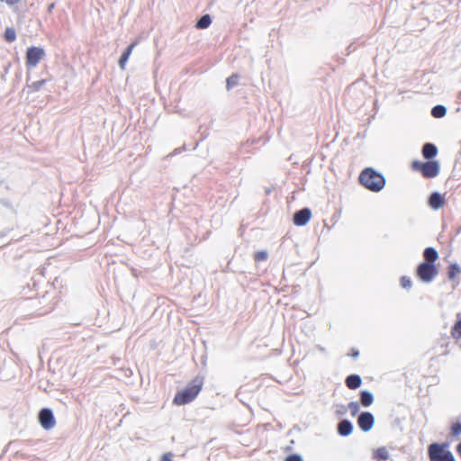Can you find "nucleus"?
<instances>
[{"label": "nucleus", "instance_id": "nucleus-1", "mask_svg": "<svg viewBox=\"0 0 461 461\" xmlns=\"http://www.w3.org/2000/svg\"><path fill=\"white\" fill-rule=\"evenodd\" d=\"M424 261L416 269V276L424 283H430L438 274L435 262L438 259V251L431 247L423 251Z\"/></svg>", "mask_w": 461, "mask_h": 461}, {"label": "nucleus", "instance_id": "nucleus-2", "mask_svg": "<svg viewBox=\"0 0 461 461\" xmlns=\"http://www.w3.org/2000/svg\"><path fill=\"white\" fill-rule=\"evenodd\" d=\"M203 385V377L195 376L185 389L176 393L173 403L180 406L193 402L201 392Z\"/></svg>", "mask_w": 461, "mask_h": 461}, {"label": "nucleus", "instance_id": "nucleus-3", "mask_svg": "<svg viewBox=\"0 0 461 461\" xmlns=\"http://www.w3.org/2000/svg\"><path fill=\"white\" fill-rule=\"evenodd\" d=\"M359 182L373 192H379L385 184L384 177L371 167H367L361 172Z\"/></svg>", "mask_w": 461, "mask_h": 461}, {"label": "nucleus", "instance_id": "nucleus-4", "mask_svg": "<svg viewBox=\"0 0 461 461\" xmlns=\"http://www.w3.org/2000/svg\"><path fill=\"white\" fill-rule=\"evenodd\" d=\"M429 461H456L447 443H432L428 447Z\"/></svg>", "mask_w": 461, "mask_h": 461}, {"label": "nucleus", "instance_id": "nucleus-5", "mask_svg": "<svg viewBox=\"0 0 461 461\" xmlns=\"http://www.w3.org/2000/svg\"><path fill=\"white\" fill-rule=\"evenodd\" d=\"M411 167L413 170L420 172L425 178L435 177L439 173V165L437 161H413Z\"/></svg>", "mask_w": 461, "mask_h": 461}, {"label": "nucleus", "instance_id": "nucleus-6", "mask_svg": "<svg viewBox=\"0 0 461 461\" xmlns=\"http://www.w3.org/2000/svg\"><path fill=\"white\" fill-rule=\"evenodd\" d=\"M45 51L40 47H30L26 51V66L28 68H35L44 58Z\"/></svg>", "mask_w": 461, "mask_h": 461}, {"label": "nucleus", "instance_id": "nucleus-7", "mask_svg": "<svg viewBox=\"0 0 461 461\" xmlns=\"http://www.w3.org/2000/svg\"><path fill=\"white\" fill-rule=\"evenodd\" d=\"M39 421L41 427L47 430L54 428L56 421L50 409H42L39 413Z\"/></svg>", "mask_w": 461, "mask_h": 461}, {"label": "nucleus", "instance_id": "nucleus-8", "mask_svg": "<svg viewBox=\"0 0 461 461\" xmlns=\"http://www.w3.org/2000/svg\"><path fill=\"white\" fill-rule=\"evenodd\" d=\"M312 218V212L308 208L302 209L294 214L293 221L296 226H304Z\"/></svg>", "mask_w": 461, "mask_h": 461}, {"label": "nucleus", "instance_id": "nucleus-9", "mask_svg": "<svg viewBox=\"0 0 461 461\" xmlns=\"http://www.w3.org/2000/svg\"><path fill=\"white\" fill-rule=\"evenodd\" d=\"M375 419L370 412H363L359 415L357 423L363 431H368L374 426Z\"/></svg>", "mask_w": 461, "mask_h": 461}, {"label": "nucleus", "instance_id": "nucleus-10", "mask_svg": "<svg viewBox=\"0 0 461 461\" xmlns=\"http://www.w3.org/2000/svg\"><path fill=\"white\" fill-rule=\"evenodd\" d=\"M137 44V41H133L132 43H131L128 48L123 51V53L122 54L120 59H119V66L122 69H124L125 68V66H126V63L132 52V50L134 49V47L136 46Z\"/></svg>", "mask_w": 461, "mask_h": 461}, {"label": "nucleus", "instance_id": "nucleus-11", "mask_svg": "<svg viewBox=\"0 0 461 461\" xmlns=\"http://www.w3.org/2000/svg\"><path fill=\"white\" fill-rule=\"evenodd\" d=\"M444 203H445L444 198L438 193H433L430 195L429 200V203L430 207L433 209H436V210L442 207L444 205Z\"/></svg>", "mask_w": 461, "mask_h": 461}, {"label": "nucleus", "instance_id": "nucleus-12", "mask_svg": "<svg viewBox=\"0 0 461 461\" xmlns=\"http://www.w3.org/2000/svg\"><path fill=\"white\" fill-rule=\"evenodd\" d=\"M353 430V426L350 421L344 420L340 421L338 425V432L339 435L346 437L351 434Z\"/></svg>", "mask_w": 461, "mask_h": 461}, {"label": "nucleus", "instance_id": "nucleus-13", "mask_svg": "<svg viewBox=\"0 0 461 461\" xmlns=\"http://www.w3.org/2000/svg\"><path fill=\"white\" fill-rule=\"evenodd\" d=\"M346 385L349 389H357L361 385V378L357 375H350L346 378Z\"/></svg>", "mask_w": 461, "mask_h": 461}, {"label": "nucleus", "instance_id": "nucleus-14", "mask_svg": "<svg viewBox=\"0 0 461 461\" xmlns=\"http://www.w3.org/2000/svg\"><path fill=\"white\" fill-rule=\"evenodd\" d=\"M437 148L431 143H426L422 148V155L425 158L430 159L437 155Z\"/></svg>", "mask_w": 461, "mask_h": 461}, {"label": "nucleus", "instance_id": "nucleus-15", "mask_svg": "<svg viewBox=\"0 0 461 461\" xmlns=\"http://www.w3.org/2000/svg\"><path fill=\"white\" fill-rule=\"evenodd\" d=\"M457 321L451 329V336L456 340L461 339V313H457Z\"/></svg>", "mask_w": 461, "mask_h": 461}, {"label": "nucleus", "instance_id": "nucleus-16", "mask_svg": "<svg viewBox=\"0 0 461 461\" xmlns=\"http://www.w3.org/2000/svg\"><path fill=\"white\" fill-rule=\"evenodd\" d=\"M461 274V268L457 264H450L447 267V277L454 281Z\"/></svg>", "mask_w": 461, "mask_h": 461}, {"label": "nucleus", "instance_id": "nucleus-17", "mask_svg": "<svg viewBox=\"0 0 461 461\" xmlns=\"http://www.w3.org/2000/svg\"><path fill=\"white\" fill-rule=\"evenodd\" d=\"M389 452L385 447H381L374 450L373 457L380 460H387L389 459Z\"/></svg>", "mask_w": 461, "mask_h": 461}, {"label": "nucleus", "instance_id": "nucleus-18", "mask_svg": "<svg viewBox=\"0 0 461 461\" xmlns=\"http://www.w3.org/2000/svg\"><path fill=\"white\" fill-rule=\"evenodd\" d=\"M212 23V19L209 14L203 15L196 23L195 27L203 30L208 28Z\"/></svg>", "mask_w": 461, "mask_h": 461}, {"label": "nucleus", "instance_id": "nucleus-19", "mask_svg": "<svg viewBox=\"0 0 461 461\" xmlns=\"http://www.w3.org/2000/svg\"><path fill=\"white\" fill-rule=\"evenodd\" d=\"M360 396L361 404L365 407L370 406L374 402V397L369 392L363 391Z\"/></svg>", "mask_w": 461, "mask_h": 461}, {"label": "nucleus", "instance_id": "nucleus-20", "mask_svg": "<svg viewBox=\"0 0 461 461\" xmlns=\"http://www.w3.org/2000/svg\"><path fill=\"white\" fill-rule=\"evenodd\" d=\"M450 436L453 438H459L461 436V422H453L450 427Z\"/></svg>", "mask_w": 461, "mask_h": 461}, {"label": "nucleus", "instance_id": "nucleus-21", "mask_svg": "<svg viewBox=\"0 0 461 461\" xmlns=\"http://www.w3.org/2000/svg\"><path fill=\"white\" fill-rule=\"evenodd\" d=\"M446 113H447V110L443 105H437V106L433 107L431 110V114L435 118H441V117L445 116Z\"/></svg>", "mask_w": 461, "mask_h": 461}, {"label": "nucleus", "instance_id": "nucleus-22", "mask_svg": "<svg viewBox=\"0 0 461 461\" xmlns=\"http://www.w3.org/2000/svg\"><path fill=\"white\" fill-rule=\"evenodd\" d=\"M5 40L7 42H13L16 39L15 30L13 28H6L4 34Z\"/></svg>", "mask_w": 461, "mask_h": 461}, {"label": "nucleus", "instance_id": "nucleus-23", "mask_svg": "<svg viewBox=\"0 0 461 461\" xmlns=\"http://www.w3.org/2000/svg\"><path fill=\"white\" fill-rule=\"evenodd\" d=\"M46 79L38 80L35 82H32L31 85L28 86L31 92H38L40 91L42 86L46 84Z\"/></svg>", "mask_w": 461, "mask_h": 461}, {"label": "nucleus", "instance_id": "nucleus-24", "mask_svg": "<svg viewBox=\"0 0 461 461\" xmlns=\"http://www.w3.org/2000/svg\"><path fill=\"white\" fill-rule=\"evenodd\" d=\"M240 79V76L238 74H232L230 77H229L226 80V87L228 90H230L234 86L238 85Z\"/></svg>", "mask_w": 461, "mask_h": 461}, {"label": "nucleus", "instance_id": "nucleus-25", "mask_svg": "<svg viewBox=\"0 0 461 461\" xmlns=\"http://www.w3.org/2000/svg\"><path fill=\"white\" fill-rule=\"evenodd\" d=\"M267 258V253L266 251H257L254 254V260L257 262L264 261Z\"/></svg>", "mask_w": 461, "mask_h": 461}, {"label": "nucleus", "instance_id": "nucleus-26", "mask_svg": "<svg viewBox=\"0 0 461 461\" xmlns=\"http://www.w3.org/2000/svg\"><path fill=\"white\" fill-rule=\"evenodd\" d=\"M401 285L405 289H410L411 287V280L408 276H402L401 278Z\"/></svg>", "mask_w": 461, "mask_h": 461}, {"label": "nucleus", "instance_id": "nucleus-27", "mask_svg": "<svg viewBox=\"0 0 461 461\" xmlns=\"http://www.w3.org/2000/svg\"><path fill=\"white\" fill-rule=\"evenodd\" d=\"M348 409L352 415H356L359 411V404L356 402H349Z\"/></svg>", "mask_w": 461, "mask_h": 461}, {"label": "nucleus", "instance_id": "nucleus-28", "mask_svg": "<svg viewBox=\"0 0 461 461\" xmlns=\"http://www.w3.org/2000/svg\"><path fill=\"white\" fill-rule=\"evenodd\" d=\"M285 461H303V459L299 455H290Z\"/></svg>", "mask_w": 461, "mask_h": 461}, {"label": "nucleus", "instance_id": "nucleus-29", "mask_svg": "<svg viewBox=\"0 0 461 461\" xmlns=\"http://www.w3.org/2000/svg\"><path fill=\"white\" fill-rule=\"evenodd\" d=\"M348 356L352 357H357L359 356V351L356 348H351L350 352L348 353Z\"/></svg>", "mask_w": 461, "mask_h": 461}, {"label": "nucleus", "instance_id": "nucleus-30", "mask_svg": "<svg viewBox=\"0 0 461 461\" xmlns=\"http://www.w3.org/2000/svg\"><path fill=\"white\" fill-rule=\"evenodd\" d=\"M19 2H20V0H5V3L8 5H14L18 4Z\"/></svg>", "mask_w": 461, "mask_h": 461}, {"label": "nucleus", "instance_id": "nucleus-31", "mask_svg": "<svg viewBox=\"0 0 461 461\" xmlns=\"http://www.w3.org/2000/svg\"><path fill=\"white\" fill-rule=\"evenodd\" d=\"M53 7H54V4H51V5H50V7H49V11L50 12V11L53 9Z\"/></svg>", "mask_w": 461, "mask_h": 461}, {"label": "nucleus", "instance_id": "nucleus-32", "mask_svg": "<svg viewBox=\"0 0 461 461\" xmlns=\"http://www.w3.org/2000/svg\"><path fill=\"white\" fill-rule=\"evenodd\" d=\"M164 461H171L169 458H167L166 456L163 458Z\"/></svg>", "mask_w": 461, "mask_h": 461}]
</instances>
